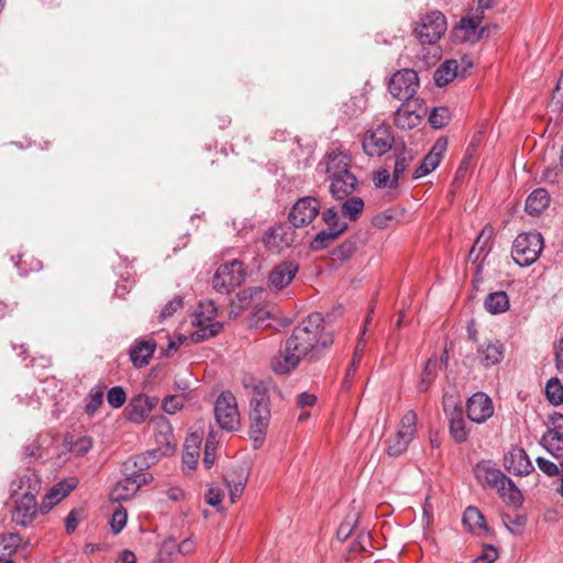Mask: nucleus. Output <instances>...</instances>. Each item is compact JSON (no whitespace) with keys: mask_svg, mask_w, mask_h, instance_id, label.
I'll use <instances>...</instances> for the list:
<instances>
[{"mask_svg":"<svg viewBox=\"0 0 563 563\" xmlns=\"http://www.w3.org/2000/svg\"><path fill=\"white\" fill-rule=\"evenodd\" d=\"M157 397H151L145 394H139L133 396L130 399L128 407L125 408V413L129 421L136 424H141L148 418V416L157 406Z\"/></svg>","mask_w":563,"mask_h":563,"instance_id":"obj_16","label":"nucleus"},{"mask_svg":"<svg viewBox=\"0 0 563 563\" xmlns=\"http://www.w3.org/2000/svg\"><path fill=\"white\" fill-rule=\"evenodd\" d=\"M427 114V106L423 100L415 99L404 102L394 114V123L401 130H411L420 124Z\"/></svg>","mask_w":563,"mask_h":563,"instance_id":"obj_12","label":"nucleus"},{"mask_svg":"<svg viewBox=\"0 0 563 563\" xmlns=\"http://www.w3.org/2000/svg\"><path fill=\"white\" fill-rule=\"evenodd\" d=\"M498 553L496 548L493 545H485L483 548V552L476 559L473 560V563H493L497 560Z\"/></svg>","mask_w":563,"mask_h":563,"instance_id":"obj_55","label":"nucleus"},{"mask_svg":"<svg viewBox=\"0 0 563 563\" xmlns=\"http://www.w3.org/2000/svg\"><path fill=\"white\" fill-rule=\"evenodd\" d=\"M451 119V113L446 107L433 108L429 115V123L434 129H441L445 126Z\"/></svg>","mask_w":563,"mask_h":563,"instance_id":"obj_44","label":"nucleus"},{"mask_svg":"<svg viewBox=\"0 0 563 563\" xmlns=\"http://www.w3.org/2000/svg\"><path fill=\"white\" fill-rule=\"evenodd\" d=\"M499 496L514 506H519L522 503V495L512 479L505 476L498 488L496 489Z\"/></svg>","mask_w":563,"mask_h":563,"instance_id":"obj_35","label":"nucleus"},{"mask_svg":"<svg viewBox=\"0 0 563 563\" xmlns=\"http://www.w3.org/2000/svg\"><path fill=\"white\" fill-rule=\"evenodd\" d=\"M549 192L544 188H537L526 200V211L530 216H539L549 207Z\"/></svg>","mask_w":563,"mask_h":563,"instance_id":"obj_31","label":"nucleus"},{"mask_svg":"<svg viewBox=\"0 0 563 563\" xmlns=\"http://www.w3.org/2000/svg\"><path fill=\"white\" fill-rule=\"evenodd\" d=\"M485 234H486V229H484L481 232V234L478 235V238L474 242V245H473V247L471 249V251L468 253V258L470 260L477 261L478 257H479V254L482 252H484L486 243H487V240L489 238V235L487 238H485Z\"/></svg>","mask_w":563,"mask_h":563,"instance_id":"obj_53","label":"nucleus"},{"mask_svg":"<svg viewBox=\"0 0 563 563\" xmlns=\"http://www.w3.org/2000/svg\"><path fill=\"white\" fill-rule=\"evenodd\" d=\"M271 401L266 387L258 383L254 386L250 402V439L254 449H260L266 438L271 423Z\"/></svg>","mask_w":563,"mask_h":563,"instance_id":"obj_2","label":"nucleus"},{"mask_svg":"<svg viewBox=\"0 0 563 563\" xmlns=\"http://www.w3.org/2000/svg\"><path fill=\"white\" fill-rule=\"evenodd\" d=\"M545 396L553 406L563 404V385L558 377H552L547 382Z\"/></svg>","mask_w":563,"mask_h":563,"instance_id":"obj_39","label":"nucleus"},{"mask_svg":"<svg viewBox=\"0 0 563 563\" xmlns=\"http://www.w3.org/2000/svg\"><path fill=\"white\" fill-rule=\"evenodd\" d=\"M322 220L328 225V228L334 227V224H346L345 222H341L338 217V212L333 208H329L323 211Z\"/></svg>","mask_w":563,"mask_h":563,"instance_id":"obj_60","label":"nucleus"},{"mask_svg":"<svg viewBox=\"0 0 563 563\" xmlns=\"http://www.w3.org/2000/svg\"><path fill=\"white\" fill-rule=\"evenodd\" d=\"M351 157L339 148L329 151L324 159L319 164L329 178L350 172Z\"/></svg>","mask_w":563,"mask_h":563,"instance_id":"obj_20","label":"nucleus"},{"mask_svg":"<svg viewBox=\"0 0 563 563\" xmlns=\"http://www.w3.org/2000/svg\"><path fill=\"white\" fill-rule=\"evenodd\" d=\"M418 88V74L408 68L396 71L388 82V90L391 96L404 102L415 100Z\"/></svg>","mask_w":563,"mask_h":563,"instance_id":"obj_8","label":"nucleus"},{"mask_svg":"<svg viewBox=\"0 0 563 563\" xmlns=\"http://www.w3.org/2000/svg\"><path fill=\"white\" fill-rule=\"evenodd\" d=\"M485 309L493 313H501L509 309V298L506 291H495L485 299Z\"/></svg>","mask_w":563,"mask_h":563,"instance_id":"obj_36","label":"nucleus"},{"mask_svg":"<svg viewBox=\"0 0 563 563\" xmlns=\"http://www.w3.org/2000/svg\"><path fill=\"white\" fill-rule=\"evenodd\" d=\"M22 542V538L18 533L4 534L0 539V561L3 556L15 552Z\"/></svg>","mask_w":563,"mask_h":563,"instance_id":"obj_43","label":"nucleus"},{"mask_svg":"<svg viewBox=\"0 0 563 563\" xmlns=\"http://www.w3.org/2000/svg\"><path fill=\"white\" fill-rule=\"evenodd\" d=\"M482 16L474 15V16H464L461 19L459 23L460 30L465 31L464 38L467 41L477 40L479 35H477V29L481 24Z\"/></svg>","mask_w":563,"mask_h":563,"instance_id":"obj_42","label":"nucleus"},{"mask_svg":"<svg viewBox=\"0 0 563 563\" xmlns=\"http://www.w3.org/2000/svg\"><path fill=\"white\" fill-rule=\"evenodd\" d=\"M367 107V98L364 93L351 97L341 107V118L350 121L358 118Z\"/></svg>","mask_w":563,"mask_h":563,"instance_id":"obj_32","label":"nucleus"},{"mask_svg":"<svg viewBox=\"0 0 563 563\" xmlns=\"http://www.w3.org/2000/svg\"><path fill=\"white\" fill-rule=\"evenodd\" d=\"M185 405V397L183 395H170L163 399L162 408L168 415H174L181 410Z\"/></svg>","mask_w":563,"mask_h":563,"instance_id":"obj_47","label":"nucleus"},{"mask_svg":"<svg viewBox=\"0 0 563 563\" xmlns=\"http://www.w3.org/2000/svg\"><path fill=\"white\" fill-rule=\"evenodd\" d=\"M247 476L242 471L238 476L236 481L231 478L230 475L225 476V483L230 490V498L232 503L239 499L245 488Z\"/></svg>","mask_w":563,"mask_h":563,"instance_id":"obj_41","label":"nucleus"},{"mask_svg":"<svg viewBox=\"0 0 563 563\" xmlns=\"http://www.w3.org/2000/svg\"><path fill=\"white\" fill-rule=\"evenodd\" d=\"M537 465L549 477L558 476L562 470V467L560 465H556L555 463H553L544 457H538Z\"/></svg>","mask_w":563,"mask_h":563,"instance_id":"obj_52","label":"nucleus"},{"mask_svg":"<svg viewBox=\"0 0 563 563\" xmlns=\"http://www.w3.org/2000/svg\"><path fill=\"white\" fill-rule=\"evenodd\" d=\"M362 353H363V345L358 343L355 347V352L353 355V358L351 361V364L349 368L346 369V379H350L354 376L357 367L360 366L361 360H362Z\"/></svg>","mask_w":563,"mask_h":563,"instance_id":"obj_57","label":"nucleus"},{"mask_svg":"<svg viewBox=\"0 0 563 563\" xmlns=\"http://www.w3.org/2000/svg\"><path fill=\"white\" fill-rule=\"evenodd\" d=\"M474 474L482 486L490 489H497L506 476L500 470L493 466L490 462L485 461L476 464Z\"/></svg>","mask_w":563,"mask_h":563,"instance_id":"obj_23","label":"nucleus"},{"mask_svg":"<svg viewBox=\"0 0 563 563\" xmlns=\"http://www.w3.org/2000/svg\"><path fill=\"white\" fill-rule=\"evenodd\" d=\"M159 455L157 450L147 451L124 462L123 470L131 471L132 468H137L139 471H146L158 462Z\"/></svg>","mask_w":563,"mask_h":563,"instance_id":"obj_34","label":"nucleus"},{"mask_svg":"<svg viewBox=\"0 0 563 563\" xmlns=\"http://www.w3.org/2000/svg\"><path fill=\"white\" fill-rule=\"evenodd\" d=\"M196 547H197L196 541L194 540V538L189 537V538L184 539L178 544V552L181 553L183 555H189V554L194 553V551L196 550Z\"/></svg>","mask_w":563,"mask_h":563,"instance_id":"obj_64","label":"nucleus"},{"mask_svg":"<svg viewBox=\"0 0 563 563\" xmlns=\"http://www.w3.org/2000/svg\"><path fill=\"white\" fill-rule=\"evenodd\" d=\"M549 421L551 427L545 434L563 438V415L555 412L549 417Z\"/></svg>","mask_w":563,"mask_h":563,"instance_id":"obj_54","label":"nucleus"},{"mask_svg":"<svg viewBox=\"0 0 563 563\" xmlns=\"http://www.w3.org/2000/svg\"><path fill=\"white\" fill-rule=\"evenodd\" d=\"M103 402V390L93 388L86 397L85 412L88 416H93Z\"/></svg>","mask_w":563,"mask_h":563,"instance_id":"obj_45","label":"nucleus"},{"mask_svg":"<svg viewBox=\"0 0 563 563\" xmlns=\"http://www.w3.org/2000/svg\"><path fill=\"white\" fill-rule=\"evenodd\" d=\"M394 169L389 188H397L399 183L404 179L405 173L416 158V153L411 148L405 146H395L394 148Z\"/></svg>","mask_w":563,"mask_h":563,"instance_id":"obj_21","label":"nucleus"},{"mask_svg":"<svg viewBox=\"0 0 563 563\" xmlns=\"http://www.w3.org/2000/svg\"><path fill=\"white\" fill-rule=\"evenodd\" d=\"M139 490V484L130 476L128 475L117 483V485L113 487L110 494V498L113 501H123L136 494Z\"/></svg>","mask_w":563,"mask_h":563,"instance_id":"obj_33","label":"nucleus"},{"mask_svg":"<svg viewBox=\"0 0 563 563\" xmlns=\"http://www.w3.org/2000/svg\"><path fill=\"white\" fill-rule=\"evenodd\" d=\"M183 307V297L176 296L172 300H169L159 313V320L163 321L169 317H172L177 310Z\"/></svg>","mask_w":563,"mask_h":563,"instance_id":"obj_50","label":"nucleus"},{"mask_svg":"<svg viewBox=\"0 0 563 563\" xmlns=\"http://www.w3.org/2000/svg\"><path fill=\"white\" fill-rule=\"evenodd\" d=\"M504 354L505 346L498 340L483 342L476 349V358L485 368L499 364L504 358Z\"/></svg>","mask_w":563,"mask_h":563,"instance_id":"obj_22","label":"nucleus"},{"mask_svg":"<svg viewBox=\"0 0 563 563\" xmlns=\"http://www.w3.org/2000/svg\"><path fill=\"white\" fill-rule=\"evenodd\" d=\"M292 346L286 341L285 346L271 360V367L275 374L287 375L291 373L303 357L291 349Z\"/></svg>","mask_w":563,"mask_h":563,"instance_id":"obj_19","label":"nucleus"},{"mask_svg":"<svg viewBox=\"0 0 563 563\" xmlns=\"http://www.w3.org/2000/svg\"><path fill=\"white\" fill-rule=\"evenodd\" d=\"M347 228V224H334L332 228H327L319 231L310 242V247L313 251L327 249L332 244Z\"/></svg>","mask_w":563,"mask_h":563,"instance_id":"obj_30","label":"nucleus"},{"mask_svg":"<svg viewBox=\"0 0 563 563\" xmlns=\"http://www.w3.org/2000/svg\"><path fill=\"white\" fill-rule=\"evenodd\" d=\"M218 308L212 300L201 301L196 310L192 323L198 328L194 333L197 340H205L217 335L222 323L217 321Z\"/></svg>","mask_w":563,"mask_h":563,"instance_id":"obj_7","label":"nucleus"},{"mask_svg":"<svg viewBox=\"0 0 563 563\" xmlns=\"http://www.w3.org/2000/svg\"><path fill=\"white\" fill-rule=\"evenodd\" d=\"M507 467L518 476H527L533 472L534 467L527 452L519 446L512 448L506 456Z\"/></svg>","mask_w":563,"mask_h":563,"instance_id":"obj_24","label":"nucleus"},{"mask_svg":"<svg viewBox=\"0 0 563 563\" xmlns=\"http://www.w3.org/2000/svg\"><path fill=\"white\" fill-rule=\"evenodd\" d=\"M554 360L558 372L563 373V338L554 344Z\"/></svg>","mask_w":563,"mask_h":563,"instance_id":"obj_62","label":"nucleus"},{"mask_svg":"<svg viewBox=\"0 0 563 563\" xmlns=\"http://www.w3.org/2000/svg\"><path fill=\"white\" fill-rule=\"evenodd\" d=\"M416 432L417 415L409 410L400 419L397 431L387 439V454L393 457L402 455L415 439Z\"/></svg>","mask_w":563,"mask_h":563,"instance_id":"obj_4","label":"nucleus"},{"mask_svg":"<svg viewBox=\"0 0 563 563\" xmlns=\"http://www.w3.org/2000/svg\"><path fill=\"white\" fill-rule=\"evenodd\" d=\"M391 176L387 169L378 170L374 176L376 187H389Z\"/></svg>","mask_w":563,"mask_h":563,"instance_id":"obj_63","label":"nucleus"},{"mask_svg":"<svg viewBox=\"0 0 563 563\" xmlns=\"http://www.w3.org/2000/svg\"><path fill=\"white\" fill-rule=\"evenodd\" d=\"M320 213V202L317 198L307 196L298 199L289 211V222L295 228L310 224Z\"/></svg>","mask_w":563,"mask_h":563,"instance_id":"obj_13","label":"nucleus"},{"mask_svg":"<svg viewBox=\"0 0 563 563\" xmlns=\"http://www.w3.org/2000/svg\"><path fill=\"white\" fill-rule=\"evenodd\" d=\"M494 410L493 400L483 391L475 393L467 399V418L473 422L483 423L487 421L494 415Z\"/></svg>","mask_w":563,"mask_h":563,"instance_id":"obj_15","label":"nucleus"},{"mask_svg":"<svg viewBox=\"0 0 563 563\" xmlns=\"http://www.w3.org/2000/svg\"><path fill=\"white\" fill-rule=\"evenodd\" d=\"M156 350V342L153 339L136 340L130 349V360L135 367H143L148 364Z\"/></svg>","mask_w":563,"mask_h":563,"instance_id":"obj_27","label":"nucleus"},{"mask_svg":"<svg viewBox=\"0 0 563 563\" xmlns=\"http://www.w3.org/2000/svg\"><path fill=\"white\" fill-rule=\"evenodd\" d=\"M274 320L269 310L265 308L257 309L250 319V324L258 329H266L272 327Z\"/></svg>","mask_w":563,"mask_h":563,"instance_id":"obj_46","label":"nucleus"},{"mask_svg":"<svg viewBox=\"0 0 563 563\" xmlns=\"http://www.w3.org/2000/svg\"><path fill=\"white\" fill-rule=\"evenodd\" d=\"M298 272V265L287 261L276 265L269 274V284L276 290H282L291 283Z\"/></svg>","mask_w":563,"mask_h":563,"instance_id":"obj_26","label":"nucleus"},{"mask_svg":"<svg viewBox=\"0 0 563 563\" xmlns=\"http://www.w3.org/2000/svg\"><path fill=\"white\" fill-rule=\"evenodd\" d=\"M393 141L390 126L383 123L365 134L362 145L367 155L382 156L391 148Z\"/></svg>","mask_w":563,"mask_h":563,"instance_id":"obj_11","label":"nucleus"},{"mask_svg":"<svg viewBox=\"0 0 563 563\" xmlns=\"http://www.w3.org/2000/svg\"><path fill=\"white\" fill-rule=\"evenodd\" d=\"M446 30V19L440 11H432L420 19L415 29L416 37L421 44H434Z\"/></svg>","mask_w":563,"mask_h":563,"instance_id":"obj_9","label":"nucleus"},{"mask_svg":"<svg viewBox=\"0 0 563 563\" xmlns=\"http://www.w3.org/2000/svg\"><path fill=\"white\" fill-rule=\"evenodd\" d=\"M562 168L558 166L547 167L542 173V181L548 184H558L562 176Z\"/></svg>","mask_w":563,"mask_h":563,"instance_id":"obj_56","label":"nucleus"},{"mask_svg":"<svg viewBox=\"0 0 563 563\" xmlns=\"http://www.w3.org/2000/svg\"><path fill=\"white\" fill-rule=\"evenodd\" d=\"M505 523L512 534H519L521 533L522 528L526 523V518L517 516L515 519H508V521H505Z\"/></svg>","mask_w":563,"mask_h":563,"instance_id":"obj_59","label":"nucleus"},{"mask_svg":"<svg viewBox=\"0 0 563 563\" xmlns=\"http://www.w3.org/2000/svg\"><path fill=\"white\" fill-rule=\"evenodd\" d=\"M463 523L473 532L487 531L485 518L476 507H467L463 514Z\"/></svg>","mask_w":563,"mask_h":563,"instance_id":"obj_37","label":"nucleus"},{"mask_svg":"<svg viewBox=\"0 0 563 563\" xmlns=\"http://www.w3.org/2000/svg\"><path fill=\"white\" fill-rule=\"evenodd\" d=\"M363 209H364V201L358 197H352V198L346 199L343 202L341 212L344 218H347L351 221H355L358 219Z\"/></svg>","mask_w":563,"mask_h":563,"instance_id":"obj_40","label":"nucleus"},{"mask_svg":"<svg viewBox=\"0 0 563 563\" xmlns=\"http://www.w3.org/2000/svg\"><path fill=\"white\" fill-rule=\"evenodd\" d=\"M92 446V440L89 437H80L73 443H70V452L82 456L85 455Z\"/></svg>","mask_w":563,"mask_h":563,"instance_id":"obj_49","label":"nucleus"},{"mask_svg":"<svg viewBox=\"0 0 563 563\" xmlns=\"http://www.w3.org/2000/svg\"><path fill=\"white\" fill-rule=\"evenodd\" d=\"M107 401L112 408H121L126 401V393L121 386H114L107 393Z\"/></svg>","mask_w":563,"mask_h":563,"instance_id":"obj_48","label":"nucleus"},{"mask_svg":"<svg viewBox=\"0 0 563 563\" xmlns=\"http://www.w3.org/2000/svg\"><path fill=\"white\" fill-rule=\"evenodd\" d=\"M246 272L240 260H233L218 267L212 279L213 288L221 294H229L245 279Z\"/></svg>","mask_w":563,"mask_h":563,"instance_id":"obj_6","label":"nucleus"},{"mask_svg":"<svg viewBox=\"0 0 563 563\" xmlns=\"http://www.w3.org/2000/svg\"><path fill=\"white\" fill-rule=\"evenodd\" d=\"M449 427L450 433L456 442L463 443L467 440L470 429L463 417L462 408L455 406L449 413Z\"/></svg>","mask_w":563,"mask_h":563,"instance_id":"obj_29","label":"nucleus"},{"mask_svg":"<svg viewBox=\"0 0 563 563\" xmlns=\"http://www.w3.org/2000/svg\"><path fill=\"white\" fill-rule=\"evenodd\" d=\"M543 247L544 242L541 233L537 231L523 232L515 239L511 256L516 264L528 267L540 257Z\"/></svg>","mask_w":563,"mask_h":563,"instance_id":"obj_3","label":"nucleus"},{"mask_svg":"<svg viewBox=\"0 0 563 563\" xmlns=\"http://www.w3.org/2000/svg\"><path fill=\"white\" fill-rule=\"evenodd\" d=\"M295 229L290 223H279L265 232L263 244L272 253H282L294 245L297 236Z\"/></svg>","mask_w":563,"mask_h":563,"instance_id":"obj_10","label":"nucleus"},{"mask_svg":"<svg viewBox=\"0 0 563 563\" xmlns=\"http://www.w3.org/2000/svg\"><path fill=\"white\" fill-rule=\"evenodd\" d=\"M446 139L439 137L431 147L430 152L424 156L420 165L417 168H415L412 173V178L419 179L433 172L440 165L443 154L446 151Z\"/></svg>","mask_w":563,"mask_h":563,"instance_id":"obj_18","label":"nucleus"},{"mask_svg":"<svg viewBox=\"0 0 563 563\" xmlns=\"http://www.w3.org/2000/svg\"><path fill=\"white\" fill-rule=\"evenodd\" d=\"M540 444L556 460L563 459V438L544 433Z\"/></svg>","mask_w":563,"mask_h":563,"instance_id":"obj_38","label":"nucleus"},{"mask_svg":"<svg viewBox=\"0 0 563 563\" xmlns=\"http://www.w3.org/2000/svg\"><path fill=\"white\" fill-rule=\"evenodd\" d=\"M214 418L219 427L228 432L239 430L241 426L240 411L235 396L231 391H222L214 402Z\"/></svg>","mask_w":563,"mask_h":563,"instance_id":"obj_5","label":"nucleus"},{"mask_svg":"<svg viewBox=\"0 0 563 563\" xmlns=\"http://www.w3.org/2000/svg\"><path fill=\"white\" fill-rule=\"evenodd\" d=\"M38 511L35 495L32 492H25L21 498L16 499L12 511V521L19 526H29Z\"/></svg>","mask_w":563,"mask_h":563,"instance_id":"obj_17","label":"nucleus"},{"mask_svg":"<svg viewBox=\"0 0 563 563\" xmlns=\"http://www.w3.org/2000/svg\"><path fill=\"white\" fill-rule=\"evenodd\" d=\"M357 178L350 170L347 173L336 175L330 180V191L336 199H344L350 196L356 188Z\"/></svg>","mask_w":563,"mask_h":563,"instance_id":"obj_28","label":"nucleus"},{"mask_svg":"<svg viewBox=\"0 0 563 563\" xmlns=\"http://www.w3.org/2000/svg\"><path fill=\"white\" fill-rule=\"evenodd\" d=\"M76 486L77 481L75 478H69L67 481L56 484L45 495L43 503L40 507L41 512H48L56 504H58L62 499L68 496L69 493L76 488Z\"/></svg>","mask_w":563,"mask_h":563,"instance_id":"obj_25","label":"nucleus"},{"mask_svg":"<svg viewBox=\"0 0 563 563\" xmlns=\"http://www.w3.org/2000/svg\"><path fill=\"white\" fill-rule=\"evenodd\" d=\"M199 457V451H190L186 450V453L183 455V464L187 470H195Z\"/></svg>","mask_w":563,"mask_h":563,"instance_id":"obj_61","label":"nucleus"},{"mask_svg":"<svg viewBox=\"0 0 563 563\" xmlns=\"http://www.w3.org/2000/svg\"><path fill=\"white\" fill-rule=\"evenodd\" d=\"M126 518H128V515L123 508L117 509L112 514L110 525H111V529H112L113 533L117 534L123 530V528L126 525Z\"/></svg>","mask_w":563,"mask_h":563,"instance_id":"obj_51","label":"nucleus"},{"mask_svg":"<svg viewBox=\"0 0 563 563\" xmlns=\"http://www.w3.org/2000/svg\"><path fill=\"white\" fill-rule=\"evenodd\" d=\"M472 66V62L466 57L462 58L461 65L456 59H446L435 69L433 74L434 82L438 87H444L457 77L464 78Z\"/></svg>","mask_w":563,"mask_h":563,"instance_id":"obj_14","label":"nucleus"},{"mask_svg":"<svg viewBox=\"0 0 563 563\" xmlns=\"http://www.w3.org/2000/svg\"><path fill=\"white\" fill-rule=\"evenodd\" d=\"M323 322L320 312L310 313L295 327L291 335L286 341L303 358L314 361L333 343V336L324 331Z\"/></svg>","mask_w":563,"mask_h":563,"instance_id":"obj_1","label":"nucleus"},{"mask_svg":"<svg viewBox=\"0 0 563 563\" xmlns=\"http://www.w3.org/2000/svg\"><path fill=\"white\" fill-rule=\"evenodd\" d=\"M129 473L130 476L139 484V488L143 485H146L153 481V476L145 471H139L137 468H132L131 471H124Z\"/></svg>","mask_w":563,"mask_h":563,"instance_id":"obj_58","label":"nucleus"}]
</instances>
